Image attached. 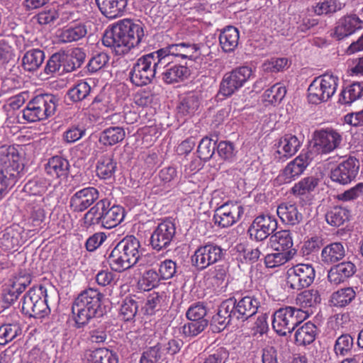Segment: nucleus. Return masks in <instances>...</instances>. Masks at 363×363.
<instances>
[{
    "instance_id": "obj_31",
    "label": "nucleus",
    "mask_w": 363,
    "mask_h": 363,
    "mask_svg": "<svg viewBox=\"0 0 363 363\" xmlns=\"http://www.w3.org/2000/svg\"><path fill=\"white\" fill-rule=\"evenodd\" d=\"M86 363H118V355L106 347L89 350L84 354Z\"/></svg>"
},
{
    "instance_id": "obj_60",
    "label": "nucleus",
    "mask_w": 363,
    "mask_h": 363,
    "mask_svg": "<svg viewBox=\"0 0 363 363\" xmlns=\"http://www.w3.org/2000/svg\"><path fill=\"white\" fill-rule=\"evenodd\" d=\"M286 94V89L285 86L280 84H276L264 91L263 99L265 101L275 105L283 100Z\"/></svg>"
},
{
    "instance_id": "obj_59",
    "label": "nucleus",
    "mask_w": 363,
    "mask_h": 363,
    "mask_svg": "<svg viewBox=\"0 0 363 363\" xmlns=\"http://www.w3.org/2000/svg\"><path fill=\"white\" fill-rule=\"evenodd\" d=\"M83 221L86 228L96 225H100L102 227L101 200L84 214Z\"/></svg>"
},
{
    "instance_id": "obj_28",
    "label": "nucleus",
    "mask_w": 363,
    "mask_h": 363,
    "mask_svg": "<svg viewBox=\"0 0 363 363\" xmlns=\"http://www.w3.org/2000/svg\"><path fill=\"white\" fill-rule=\"evenodd\" d=\"M162 80L167 84H172L184 81L190 74L189 68L184 65H172L162 67Z\"/></svg>"
},
{
    "instance_id": "obj_12",
    "label": "nucleus",
    "mask_w": 363,
    "mask_h": 363,
    "mask_svg": "<svg viewBox=\"0 0 363 363\" xmlns=\"http://www.w3.org/2000/svg\"><path fill=\"white\" fill-rule=\"evenodd\" d=\"M226 250L220 245L208 242L199 246L191 257L192 264L199 270H203L209 266L225 258Z\"/></svg>"
},
{
    "instance_id": "obj_6",
    "label": "nucleus",
    "mask_w": 363,
    "mask_h": 363,
    "mask_svg": "<svg viewBox=\"0 0 363 363\" xmlns=\"http://www.w3.org/2000/svg\"><path fill=\"white\" fill-rule=\"evenodd\" d=\"M308 316V313L292 306L280 308L273 315L272 327L281 336H286Z\"/></svg>"
},
{
    "instance_id": "obj_20",
    "label": "nucleus",
    "mask_w": 363,
    "mask_h": 363,
    "mask_svg": "<svg viewBox=\"0 0 363 363\" xmlns=\"http://www.w3.org/2000/svg\"><path fill=\"white\" fill-rule=\"evenodd\" d=\"M362 28V19L356 13H347L337 21L333 33L331 35L340 40L354 34Z\"/></svg>"
},
{
    "instance_id": "obj_24",
    "label": "nucleus",
    "mask_w": 363,
    "mask_h": 363,
    "mask_svg": "<svg viewBox=\"0 0 363 363\" xmlns=\"http://www.w3.org/2000/svg\"><path fill=\"white\" fill-rule=\"evenodd\" d=\"M233 301L226 299L223 301L218 308L217 313L212 317L210 328L213 333H220L225 327L236 320L233 316Z\"/></svg>"
},
{
    "instance_id": "obj_55",
    "label": "nucleus",
    "mask_w": 363,
    "mask_h": 363,
    "mask_svg": "<svg viewBox=\"0 0 363 363\" xmlns=\"http://www.w3.org/2000/svg\"><path fill=\"white\" fill-rule=\"evenodd\" d=\"M208 323V320H189L180 328L179 331L184 337L193 338L201 333Z\"/></svg>"
},
{
    "instance_id": "obj_41",
    "label": "nucleus",
    "mask_w": 363,
    "mask_h": 363,
    "mask_svg": "<svg viewBox=\"0 0 363 363\" xmlns=\"http://www.w3.org/2000/svg\"><path fill=\"white\" fill-rule=\"evenodd\" d=\"M125 132L121 126H110L99 134V142L104 146H113L124 140Z\"/></svg>"
},
{
    "instance_id": "obj_22",
    "label": "nucleus",
    "mask_w": 363,
    "mask_h": 363,
    "mask_svg": "<svg viewBox=\"0 0 363 363\" xmlns=\"http://www.w3.org/2000/svg\"><path fill=\"white\" fill-rule=\"evenodd\" d=\"M102 227L111 229L118 225L124 219L125 211L120 205L111 204L107 199L101 200Z\"/></svg>"
},
{
    "instance_id": "obj_61",
    "label": "nucleus",
    "mask_w": 363,
    "mask_h": 363,
    "mask_svg": "<svg viewBox=\"0 0 363 363\" xmlns=\"http://www.w3.org/2000/svg\"><path fill=\"white\" fill-rule=\"evenodd\" d=\"M91 91L90 85L86 82L81 81L68 91V95L72 101L77 102L86 99Z\"/></svg>"
},
{
    "instance_id": "obj_33",
    "label": "nucleus",
    "mask_w": 363,
    "mask_h": 363,
    "mask_svg": "<svg viewBox=\"0 0 363 363\" xmlns=\"http://www.w3.org/2000/svg\"><path fill=\"white\" fill-rule=\"evenodd\" d=\"M240 33L237 28L228 26L224 28L219 35V43L225 52H231L238 47Z\"/></svg>"
},
{
    "instance_id": "obj_9",
    "label": "nucleus",
    "mask_w": 363,
    "mask_h": 363,
    "mask_svg": "<svg viewBox=\"0 0 363 363\" xmlns=\"http://www.w3.org/2000/svg\"><path fill=\"white\" fill-rule=\"evenodd\" d=\"M342 133L333 128H320L313 134V145L307 152L312 153V158L318 155H328L341 147Z\"/></svg>"
},
{
    "instance_id": "obj_29",
    "label": "nucleus",
    "mask_w": 363,
    "mask_h": 363,
    "mask_svg": "<svg viewBox=\"0 0 363 363\" xmlns=\"http://www.w3.org/2000/svg\"><path fill=\"white\" fill-rule=\"evenodd\" d=\"M119 243H123L122 248L132 268L141 259L142 248L140 240L134 235L124 237Z\"/></svg>"
},
{
    "instance_id": "obj_62",
    "label": "nucleus",
    "mask_w": 363,
    "mask_h": 363,
    "mask_svg": "<svg viewBox=\"0 0 363 363\" xmlns=\"http://www.w3.org/2000/svg\"><path fill=\"white\" fill-rule=\"evenodd\" d=\"M217 153L224 161L232 162L235 160L237 150L233 143L228 140H221L218 143Z\"/></svg>"
},
{
    "instance_id": "obj_19",
    "label": "nucleus",
    "mask_w": 363,
    "mask_h": 363,
    "mask_svg": "<svg viewBox=\"0 0 363 363\" xmlns=\"http://www.w3.org/2000/svg\"><path fill=\"white\" fill-rule=\"evenodd\" d=\"M312 160V153L303 151L285 167L279 174L278 181L283 184H289L295 180L304 172Z\"/></svg>"
},
{
    "instance_id": "obj_58",
    "label": "nucleus",
    "mask_w": 363,
    "mask_h": 363,
    "mask_svg": "<svg viewBox=\"0 0 363 363\" xmlns=\"http://www.w3.org/2000/svg\"><path fill=\"white\" fill-rule=\"evenodd\" d=\"M293 21L296 23L298 30L302 33L311 30L319 23L318 19L304 12L294 15Z\"/></svg>"
},
{
    "instance_id": "obj_4",
    "label": "nucleus",
    "mask_w": 363,
    "mask_h": 363,
    "mask_svg": "<svg viewBox=\"0 0 363 363\" xmlns=\"http://www.w3.org/2000/svg\"><path fill=\"white\" fill-rule=\"evenodd\" d=\"M157 55L156 51L144 55L133 64L130 72V82L137 86L150 84L164 64Z\"/></svg>"
},
{
    "instance_id": "obj_48",
    "label": "nucleus",
    "mask_w": 363,
    "mask_h": 363,
    "mask_svg": "<svg viewBox=\"0 0 363 363\" xmlns=\"http://www.w3.org/2000/svg\"><path fill=\"white\" fill-rule=\"evenodd\" d=\"M269 245L274 250L284 252L293 246L290 232L280 230L274 233L269 237Z\"/></svg>"
},
{
    "instance_id": "obj_38",
    "label": "nucleus",
    "mask_w": 363,
    "mask_h": 363,
    "mask_svg": "<svg viewBox=\"0 0 363 363\" xmlns=\"http://www.w3.org/2000/svg\"><path fill=\"white\" fill-rule=\"evenodd\" d=\"M345 256V250L342 242H335L327 245L321 252V261L325 264H333Z\"/></svg>"
},
{
    "instance_id": "obj_51",
    "label": "nucleus",
    "mask_w": 363,
    "mask_h": 363,
    "mask_svg": "<svg viewBox=\"0 0 363 363\" xmlns=\"http://www.w3.org/2000/svg\"><path fill=\"white\" fill-rule=\"evenodd\" d=\"M318 183L319 179L315 177H306L294 184L291 192L296 196H307L315 190Z\"/></svg>"
},
{
    "instance_id": "obj_64",
    "label": "nucleus",
    "mask_w": 363,
    "mask_h": 363,
    "mask_svg": "<svg viewBox=\"0 0 363 363\" xmlns=\"http://www.w3.org/2000/svg\"><path fill=\"white\" fill-rule=\"evenodd\" d=\"M206 315V306L201 302L191 305L186 312V317L189 320H208Z\"/></svg>"
},
{
    "instance_id": "obj_43",
    "label": "nucleus",
    "mask_w": 363,
    "mask_h": 363,
    "mask_svg": "<svg viewBox=\"0 0 363 363\" xmlns=\"http://www.w3.org/2000/svg\"><path fill=\"white\" fill-rule=\"evenodd\" d=\"M45 58V52L40 49L28 50L22 58V67L26 71L35 72L43 63Z\"/></svg>"
},
{
    "instance_id": "obj_54",
    "label": "nucleus",
    "mask_w": 363,
    "mask_h": 363,
    "mask_svg": "<svg viewBox=\"0 0 363 363\" xmlns=\"http://www.w3.org/2000/svg\"><path fill=\"white\" fill-rule=\"evenodd\" d=\"M343 5L337 0H324L313 6V11L318 16H331L340 11Z\"/></svg>"
},
{
    "instance_id": "obj_21",
    "label": "nucleus",
    "mask_w": 363,
    "mask_h": 363,
    "mask_svg": "<svg viewBox=\"0 0 363 363\" xmlns=\"http://www.w3.org/2000/svg\"><path fill=\"white\" fill-rule=\"evenodd\" d=\"M31 279V276L29 274L22 272L18 276L11 279L4 289V302L7 303L8 306L13 304L30 284Z\"/></svg>"
},
{
    "instance_id": "obj_56",
    "label": "nucleus",
    "mask_w": 363,
    "mask_h": 363,
    "mask_svg": "<svg viewBox=\"0 0 363 363\" xmlns=\"http://www.w3.org/2000/svg\"><path fill=\"white\" fill-rule=\"evenodd\" d=\"M49 185L50 183L46 179L35 177L24 185L23 191L30 195L42 196L46 192Z\"/></svg>"
},
{
    "instance_id": "obj_7",
    "label": "nucleus",
    "mask_w": 363,
    "mask_h": 363,
    "mask_svg": "<svg viewBox=\"0 0 363 363\" xmlns=\"http://www.w3.org/2000/svg\"><path fill=\"white\" fill-rule=\"evenodd\" d=\"M47 302L45 287L33 286L23 296L22 313L30 318H43L50 313Z\"/></svg>"
},
{
    "instance_id": "obj_13",
    "label": "nucleus",
    "mask_w": 363,
    "mask_h": 363,
    "mask_svg": "<svg viewBox=\"0 0 363 363\" xmlns=\"http://www.w3.org/2000/svg\"><path fill=\"white\" fill-rule=\"evenodd\" d=\"M315 277V271L310 264H298L287 270L286 286L293 291H300L311 286Z\"/></svg>"
},
{
    "instance_id": "obj_53",
    "label": "nucleus",
    "mask_w": 363,
    "mask_h": 363,
    "mask_svg": "<svg viewBox=\"0 0 363 363\" xmlns=\"http://www.w3.org/2000/svg\"><path fill=\"white\" fill-rule=\"evenodd\" d=\"M166 295L164 293L160 294L153 292L150 294L146 300L143 309L145 314L148 315H154L159 311L165 303Z\"/></svg>"
},
{
    "instance_id": "obj_63",
    "label": "nucleus",
    "mask_w": 363,
    "mask_h": 363,
    "mask_svg": "<svg viewBox=\"0 0 363 363\" xmlns=\"http://www.w3.org/2000/svg\"><path fill=\"white\" fill-rule=\"evenodd\" d=\"M108 337L107 326L105 324H100L89 328L87 335V341L91 343H104Z\"/></svg>"
},
{
    "instance_id": "obj_14",
    "label": "nucleus",
    "mask_w": 363,
    "mask_h": 363,
    "mask_svg": "<svg viewBox=\"0 0 363 363\" xmlns=\"http://www.w3.org/2000/svg\"><path fill=\"white\" fill-rule=\"evenodd\" d=\"M198 50V45L183 42L169 44L160 48L156 50V54L161 59V62L166 66L173 63L174 60L177 58L192 60Z\"/></svg>"
},
{
    "instance_id": "obj_34",
    "label": "nucleus",
    "mask_w": 363,
    "mask_h": 363,
    "mask_svg": "<svg viewBox=\"0 0 363 363\" xmlns=\"http://www.w3.org/2000/svg\"><path fill=\"white\" fill-rule=\"evenodd\" d=\"M218 135L211 133L203 137L199 142L197 152L201 160L204 162L213 158L218 147Z\"/></svg>"
},
{
    "instance_id": "obj_45",
    "label": "nucleus",
    "mask_w": 363,
    "mask_h": 363,
    "mask_svg": "<svg viewBox=\"0 0 363 363\" xmlns=\"http://www.w3.org/2000/svg\"><path fill=\"white\" fill-rule=\"evenodd\" d=\"M200 106V99L196 93L191 92L181 97L177 106L178 113L182 116H192Z\"/></svg>"
},
{
    "instance_id": "obj_3",
    "label": "nucleus",
    "mask_w": 363,
    "mask_h": 363,
    "mask_svg": "<svg viewBox=\"0 0 363 363\" xmlns=\"http://www.w3.org/2000/svg\"><path fill=\"white\" fill-rule=\"evenodd\" d=\"M23 169L14 146L0 147V199L23 177Z\"/></svg>"
},
{
    "instance_id": "obj_37",
    "label": "nucleus",
    "mask_w": 363,
    "mask_h": 363,
    "mask_svg": "<svg viewBox=\"0 0 363 363\" xmlns=\"http://www.w3.org/2000/svg\"><path fill=\"white\" fill-rule=\"evenodd\" d=\"M63 70L62 72H71L79 68L84 63L86 54L80 48H74L70 53L62 52Z\"/></svg>"
},
{
    "instance_id": "obj_27",
    "label": "nucleus",
    "mask_w": 363,
    "mask_h": 363,
    "mask_svg": "<svg viewBox=\"0 0 363 363\" xmlns=\"http://www.w3.org/2000/svg\"><path fill=\"white\" fill-rule=\"evenodd\" d=\"M102 15L108 18L122 16L125 11L128 0H95Z\"/></svg>"
},
{
    "instance_id": "obj_17",
    "label": "nucleus",
    "mask_w": 363,
    "mask_h": 363,
    "mask_svg": "<svg viewBox=\"0 0 363 363\" xmlns=\"http://www.w3.org/2000/svg\"><path fill=\"white\" fill-rule=\"evenodd\" d=\"M359 167V160L354 156H349L331 170L330 178L333 182L342 185L350 184L357 177Z\"/></svg>"
},
{
    "instance_id": "obj_49",
    "label": "nucleus",
    "mask_w": 363,
    "mask_h": 363,
    "mask_svg": "<svg viewBox=\"0 0 363 363\" xmlns=\"http://www.w3.org/2000/svg\"><path fill=\"white\" fill-rule=\"evenodd\" d=\"M363 96V82H354L345 89L340 93L339 102L342 104H351L359 99Z\"/></svg>"
},
{
    "instance_id": "obj_30",
    "label": "nucleus",
    "mask_w": 363,
    "mask_h": 363,
    "mask_svg": "<svg viewBox=\"0 0 363 363\" xmlns=\"http://www.w3.org/2000/svg\"><path fill=\"white\" fill-rule=\"evenodd\" d=\"M88 32L87 25L84 22H73L65 26L59 34L62 43H69L84 38Z\"/></svg>"
},
{
    "instance_id": "obj_50",
    "label": "nucleus",
    "mask_w": 363,
    "mask_h": 363,
    "mask_svg": "<svg viewBox=\"0 0 363 363\" xmlns=\"http://www.w3.org/2000/svg\"><path fill=\"white\" fill-rule=\"evenodd\" d=\"M22 335V328L18 323H6L0 326V345L5 346Z\"/></svg>"
},
{
    "instance_id": "obj_1",
    "label": "nucleus",
    "mask_w": 363,
    "mask_h": 363,
    "mask_svg": "<svg viewBox=\"0 0 363 363\" xmlns=\"http://www.w3.org/2000/svg\"><path fill=\"white\" fill-rule=\"evenodd\" d=\"M143 37L141 22L123 19L105 31L102 43L116 55H124L134 47L138 46Z\"/></svg>"
},
{
    "instance_id": "obj_39",
    "label": "nucleus",
    "mask_w": 363,
    "mask_h": 363,
    "mask_svg": "<svg viewBox=\"0 0 363 363\" xmlns=\"http://www.w3.org/2000/svg\"><path fill=\"white\" fill-rule=\"evenodd\" d=\"M141 300L135 295L126 296L123 299L119 315L124 321H131L135 318L138 308L141 306Z\"/></svg>"
},
{
    "instance_id": "obj_35",
    "label": "nucleus",
    "mask_w": 363,
    "mask_h": 363,
    "mask_svg": "<svg viewBox=\"0 0 363 363\" xmlns=\"http://www.w3.org/2000/svg\"><path fill=\"white\" fill-rule=\"evenodd\" d=\"M69 161L57 155L50 158L45 166L47 173L57 178H66L69 173Z\"/></svg>"
},
{
    "instance_id": "obj_46",
    "label": "nucleus",
    "mask_w": 363,
    "mask_h": 363,
    "mask_svg": "<svg viewBox=\"0 0 363 363\" xmlns=\"http://www.w3.org/2000/svg\"><path fill=\"white\" fill-rule=\"evenodd\" d=\"M296 304L299 306L298 309H308L315 307L321 301V297L317 289H307L299 293L295 299Z\"/></svg>"
},
{
    "instance_id": "obj_25",
    "label": "nucleus",
    "mask_w": 363,
    "mask_h": 363,
    "mask_svg": "<svg viewBox=\"0 0 363 363\" xmlns=\"http://www.w3.org/2000/svg\"><path fill=\"white\" fill-rule=\"evenodd\" d=\"M302 141L303 140L294 135L285 134L277 143L278 150L276 151L275 157L286 160L294 155L301 147Z\"/></svg>"
},
{
    "instance_id": "obj_11",
    "label": "nucleus",
    "mask_w": 363,
    "mask_h": 363,
    "mask_svg": "<svg viewBox=\"0 0 363 363\" xmlns=\"http://www.w3.org/2000/svg\"><path fill=\"white\" fill-rule=\"evenodd\" d=\"M176 237V225L166 218L153 227L149 239V245L157 252L167 250Z\"/></svg>"
},
{
    "instance_id": "obj_32",
    "label": "nucleus",
    "mask_w": 363,
    "mask_h": 363,
    "mask_svg": "<svg viewBox=\"0 0 363 363\" xmlns=\"http://www.w3.org/2000/svg\"><path fill=\"white\" fill-rule=\"evenodd\" d=\"M318 335L317 326L311 321L301 325L294 334L295 344L298 346H307L312 344Z\"/></svg>"
},
{
    "instance_id": "obj_18",
    "label": "nucleus",
    "mask_w": 363,
    "mask_h": 363,
    "mask_svg": "<svg viewBox=\"0 0 363 363\" xmlns=\"http://www.w3.org/2000/svg\"><path fill=\"white\" fill-rule=\"evenodd\" d=\"M277 229V219L270 215L257 216L249 227L248 233L251 240L260 242L273 235Z\"/></svg>"
},
{
    "instance_id": "obj_23",
    "label": "nucleus",
    "mask_w": 363,
    "mask_h": 363,
    "mask_svg": "<svg viewBox=\"0 0 363 363\" xmlns=\"http://www.w3.org/2000/svg\"><path fill=\"white\" fill-rule=\"evenodd\" d=\"M99 197L94 187H86L75 192L69 199V207L74 212H82L90 207Z\"/></svg>"
},
{
    "instance_id": "obj_8",
    "label": "nucleus",
    "mask_w": 363,
    "mask_h": 363,
    "mask_svg": "<svg viewBox=\"0 0 363 363\" xmlns=\"http://www.w3.org/2000/svg\"><path fill=\"white\" fill-rule=\"evenodd\" d=\"M253 76V71L248 66H240L224 74L216 96L217 100L230 97L245 86Z\"/></svg>"
},
{
    "instance_id": "obj_42",
    "label": "nucleus",
    "mask_w": 363,
    "mask_h": 363,
    "mask_svg": "<svg viewBox=\"0 0 363 363\" xmlns=\"http://www.w3.org/2000/svg\"><path fill=\"white\" fill-rule=\"evenodd\" d=\"M20 233L12 228H6L0 233V247L4 251H16L21 245Z\"/></svg>"
},
{
    "instance_id": "obj_44",
    "label": "nucleus",
    "mask_w": 363,
    "mask_h": 363,
    "mask_svg": "<svg viewBox=\"0 0 363 363\" xmlns=\"http://www.w3.org/2000/svg\"><path fill=\"white\" fill-rule=\"evenodd\" d=\"M356 297V292L352 287L342 288L334 291L329 300L330 305L335 308H345Z\"/></svg>"
},
{
    "instance_id": "obj_52",
    "label": "nucleus",
    "mask_w": 363,
    "mask_h": 363,
    "mask_svg": "<svg viewBox=\"0 0 363 363\" xmlns=\"http://www.w3.org/2000/svg\"><path fill=\"white\" fill-rule=\"evenodd\" d=\"M166 359V353L162 347V342L148 347L140 357V363H162Z\"/></svg>"
},
{
    "instance_id": "obj_57",
    "label": "nucleus",
    "mask_w": 363,
    "mask_h": 363,
    "mask_svg": "<svg viewBox=\"0 0 363 363\" xmlns=\"http://www.w3.org/2000/svg\"><path fill=\"white\" fill-rule=\"evenodd\" d=\"M353 346V337L349 334H343L335 340L334 352L337 356L345 357L351 353Z\"/></svg>"
},
{
    "instance_id": "obj_36",
    "label": "nucleus",
    "mask_w": 363,
    "mask_h": 363,
    "mask_svg": "<svg viewBox=\"0 0 363 363\" xmlns=\"http://www.w3.org/2000/svg\"><path fill=\"white\" fill-rule=\"evenodd\" d=\"M277 213L281 220L287 225H294L299 223L303 218L302 214L298 211L295 204L284 203L280 204Z\"/></svg>"
},
{
    "instance_id": "obj_2",
    "label": "nucleus",
    "mask_w": 363,
    "mask_h": 363,
    "mask_svg": "<svg viewBox=\"0 0 363 363\" xmlns=\"http://www.w3.org/2000/svg\"><path fill=\"white\" fill-rule=\"evenodd\" d=\"M104 294L97 289L88 288L74 299L72 312L77 328H82L94 318H101L106 313L102 305Z\"/></svg>"
},
{
    "instance_id": "obj_5",
    "label": "nucleus",
    "mask_w": 363,
    "mask_h": 363,
    "mask_svg": "<svg viewBox=\"0 0 363 363\" xmlns=\"http://www.w3.org/2000/svg\"><path fill=\"white\" fill-rule=\"evenodd\" d=\"M58 99L48 94H39L32 98L23 109V118L28 123L44 121L56 111Z\"/></svg>"
},
{
    "instance_id": "obj_16",
    "label": "nucleus",
    "mask_w": 363,
    "mask_h": 363,
    "mask_svg": "<svg viewBox=\"0 0 363 363\" xmlns=\"http://www.w3.org/2000/svg\"><path fill=\"white\" fill-rule=\"evenodd\" d=\"M244 214V208L238 203L227 202L218 207L213 220L222 228H229L238 222Z\"/></svg>"
},
{
    "instance_id": "obj_15",
    "label": "nucleus",
    "mask_w": 363,
    "mask_h": 363,
    "mask_svg": "<svg viewBox=\"0 0 363 363\" xmlns=\"http://www.w3.org/2000/svg\"><path fill=\"white\" fill-rule=\"evenodd\" d=\"M233 301V316L236 320L245 321L255 315L261 306V296L258 294H248L238 299L230 298Z\"/></svg>"
},
{
    "instance_id": "obj_26",
    "label": "nucleus",
    "mask_w": 363,
    "mask_h": 363,
    "mask_svg": "<svg viewBox=\"0 0 363 363\" xmlns=\"http://www.w3.org/2000/svg\"><path fill=\"white\" fill-rule=\"evenodd\" d=\"M122 245L123 243L118 242L108 250H110V252L108 253L107 262L110 268L116 272H123L131 268Z\"/></svg>"
},
{
    "instance_id": "obj_10",
    "label": "nucleus",
    "mask_w": 363,
    "mask_h": 363,
    "mask_svg": "<svg viewBox=\"0 0 363 363\" xmlns=\"http://www.w3.org/2000/svg\"><path fill=\"white\" fill-rule=\"evenodd\" d=\"M338 78L333 74H325L315 78L308 88V100L313 104L328 101L335 93Z\"/></svg>"
},
{
    "instance_id": "obj_47",
    "label": "nucleus",
    "mask_w": 363,
    "mask_h": 363,
    "mask_svg": "<svg viewBox=\"0 0 363 363\" xmlns=\"http://www.w3.org/2000/svg\"><path fill=\"white\" fill-rule=\"evenodd\" d=\"M117 163L111 155H105L100 157L96 164V175L101 179L113 177Z\"/></svg>"
},
{
    "instance_id": "obj_40",
    "label": "nucleus",
    "mask_w": 363,
    "mask_h": 363,
    "mask_svg": "<svg viewBox=\"0 0 363 363\" xmlns=\"http://www.w3.org/2000/svg\"><path fill=\"white\" fill-rule=\"evenodd\" d=\"M350 216V211L340 206L331 207L325 215L327 223L333 227L343 225L349 221Z\"/></svg>"
}]
</instances>
